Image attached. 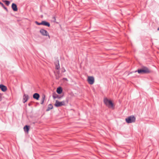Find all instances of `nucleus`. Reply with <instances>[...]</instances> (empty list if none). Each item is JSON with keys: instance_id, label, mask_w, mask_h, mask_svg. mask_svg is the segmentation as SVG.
<instances>
[{"instance_id": "f257e3e1", "label": "nucleus", "mask_w": 159, "mask_h": 159, "mask_svg": "<svg viewBox=\"0 0 159 159\" xmlns=\"http://www.w3.org/2000/svg\"><path fill=\"white\" fill-rule=\"evenodd\" d=\"M104 104L108 107L110 108H114V104L110 100H109L107 98L104 99Z\"/></svg>"}, {"instance_id": "f03ea898", "label": "nucleus", "mask_w": 159, "mask_h": 159, "mask_svg": "<svg viewBox=\"0 0 159 159\" xmlns=\"http://www.w3.org/2000/svg\"><path fill=\"white\" fill-rule=\"evenodd\" d=\"M125 121L128 123L135 122V118L134 116H131L125 119Z\"/></svg>"}, {"instance_id": "7ed1b4c3", "label": "nucleus", "mask_w": 159, "mask_h": 159, "mask_svg": "<svg viewBox=\"0 0 159 159\" xmlns=\"http://www.w3.org/2000/svg\"><path fill=\"white\" fill-rule=\"evenodd\" d=\"M139 74L147 73L150 72V70L147 67H144L142 69L138 70L137 71Z\"/></svg>"}, {"instance_id": "20e7f679", "label": "nucleus", "mask_w": 159, "mask_h": 159, "mask_svg": "<svg viewBox=\"0 0 159 159\" xmlns=\"http://www.w3.org/2000/svg\"><path fill=\"white\" fill-rule=\"evenodd\" d=\"M65 102L64 101L61 102H60L56 100V102L54 104V105L56 107H61L62 106H65Z\"/></svg>"}, {"instance_id": "39448f33", "label": "nucleus", "mask_w": 159, "mask_h": 159, "mask_svg": "<svg viewBox=\"0 0 159 159\" xmlns=\"http://www.w3.org/2000/svg\"><path fill=\"white\" fill-rule=\"evenodd\" d=\"M87 81L90 84H93L94 81V78L93 76H88Z\"/></svg>"}, {"instance_id": "423d86ee", "label": "nucleus", "mask_w": 159, "mask_h": 159, "mask_svg": "<svg viewBox=\"0 0 159 159\" xmlns=\"http://www.w3.org/2000/svg\"><path fill=\"white\" fill-rule=\"evenodd\" d=\"M40 32L43 35L46 36H49L48 33V32L44 30L41 29Z\"/></svg>"}, {"instance_id": "0eeeda50", "label": "nucleus", "mask_w": 159, "mask_h": 159, "mask_svg": "<svg viewBox=\"0 0 159 159\" xmlns=\"http://www.w3.org/2000/svg\"><path fill=\"white\" fill-rule=\"evenodd\" d=\"M29 97L28 95L24 94L23 96V102L24 103L26 102L29 99Z\"/></svg>"}, {"instance_id": "6e6552de", "label": "nucleus", "mask_w": 159, "mask_h": 159, "mask_svg": "<svg viewBox=\"0 0 159 159\" xmlns=\"http://www.w3.org/2000/svg\"><path fill=\"white\" fill-rule=\"evenodd\" d=\"M11 7L14 11H17L18 10L16 4L14 3H12L11 5Z\"/></svg>"}, {"instance_id": "1a4fd4ad", "label": "nucleus", "mask_w": 159, "mask_h": 159, "mask_svg": "<svg viewBox=\"0 0 159 159\" xmlns=\"http://www.w3.org/2000/svg\"><path fill=\"white\" fill-rule=\"evenodd\" d=\"M0 89L3 92H5L7 89V87L2 84L0 85Z\"/></svg>"}, {"instance_id": "9d476101", "label": "nucleus", "mask_w": 159, "mask_h": 159, "mask_svg": "<svg viewBox=\"0 0 159 159\" xmlns=\"http://www.w3.org/2000/svg\"><path fill=\"white\" fill-rule=\"evenodd\" d=\"M42 25L46 26L48 27L50 26V24L48 22L45 21H42Z\"/></svg>"}, {"instance_id": "9b49d317", "label": "nucleus", "mask_w": 159, "mask_h": 159, "mask_svg": "<svg viewBox=\"0 0 159 159\" xmlns=\"http://www.w3.org/2000/svg\"><path fill=\"white\" fill-rule=\"evenodd\" d=\"M55 68L57 70H58L60 68V66L59 61H56L55 62Z\"/></svg>"}, {"instance_id": "f8f14e48", "label": "nucleus", "mask_w": 159, "mask_h": 159, "mask_svg": "<svg viewBox=\"0 0 159 159\" xmlns=\"http://www.w3.org/2000/svg\"><path fill=\"white\" fill-rule=\"evenodd\" d=\"M39 97L40 96L39 94L38 93H35L33 95V98L37 100L39 99Z\"/></svg>"}, {"instance_id": "ddd939ff", "label": "nucleus", "mask_w": 159, "mask_h": 159, "mask_svg": "<svg viewBox=\"0 0 159 159\" xmlns=\"http://www.w3.org/2000/svg\"><path fill=\"white\" fill-rule=\"evenodd\" d=\"M55 75L56 79H58L60 77V71L59 70H57L55 73Z\"/></svg>"}, {"instance_id": "4468645a", "label": "nucleus", "mask_w": 159, "mask_h": 159, "mask_svg": "<svg viewBox=\"0 0 159 159\" xmlns=\"http://www.w3.org/2000/svg\"><path fill=\"white\" fill-rule=\"evenodd\" d=\"M57 92L59 94H61L62 92L61 88L60 87L58 88L57 90Z\"/></svg>"}, {"instance_id": "2eb2a0df", "label": "nucleus", "mask_w": 159, "mask_h": 159, "mask_svg": "<svg viewBox=\"0 0 159 159\" xmlns=\"http://www.w3.org/2000/svg\"><path fill=\"white\" fill-rule=\"evenodd\" d=\"M24 130L25 131H26L28 133L29 131V126L27 125H25L24 128Z\"/></svg>"}, {"instance_id": "dca6fc26", "label": "nucleus", "mask_w": 159, "mask_h": 159, "mask_svg": "<svg viewBox=\"0 0 159 159\" xmlns=\"http://www.w3.org/2000/svg\"><path fill=\"white\" fill-rule=\"evenodd\" d=\"M45 98V96L44 95H43L42 96V98L41 99V104H43L44 102V100Z\"/></svg>"}, {"instance_id": "f3484780", "label": "nucleus", "mask_w": 159, "mask_h": 159, "mask_svg": "<svg viewBox=\"0 0 159 159\" xmlns=\"http://www.w3.org/2000/svg\"><path fill=\"white\" fill-rule=\"evenodd\" d=\"M52 108H53L52 105L51 104H50L48 106V108L47 109V111H49L50 109H52Z\"/></svg>"}, {"instance_id": "a211bd4d", "label": "nucleus", "mask_w": 159, "mask_h": 159, "mask_svg": "<svg viewBox=\"0 0 159 159\" xmlns=\"http://www.w3.org/2000/svg\"><path fill=\"white\" fill-rule=\"evenodd\" d=\"M3 2H5L7 6H8L9 5L10 3L9 1H6V0L3 1Z\"/></svg>"}, {"instance_id": "6ab92c4d", "label": "nucleus", "mask_w": 159, "mask_h": 159, "mask_svg": "<svg viewBox=\"0 0 159 159\" xmlns=\"http://www.w3.org/2000/svg\"><path fill=\"white\" fill-rule=\"evenodd\" d=\"M35 23L37 25H42V22L40 23H39L37 21H35Z\"/></svg>"}, {"instance_id": "aec40b11", "label": "nucleus", "mask_w": 159, "mask_h": 159, "mask_svg": "<svg viewBox=\"0 0 159 159\" xmlns=\"http://www.w3.org/2000/svg\"><path fill=\"white\" fill-rule=\"evenodd\" d=\"M53 97L54 98H60L59 97H58V96H55V95H53Z\"/></svg>"}, {"instance_id": "412c9836", "label": "nucleus", "mask_w": 159, "mask_h": 159, "mask_svg": "<svg viewBox=\"0 0 159 159\" xmlns=\"http://www.w3.org/2000/svg\"><path fill=\"white\" fill-rule=\"evenodd\" d=\"M0 4L2 6V7H4V5L1 2H0Z\"/></svg>"}, {"instance_id": "4be33fe9", "label": "nucleus", "mask_w": 159, "mask_h": 159, "mask_svg": "<svg viewBox=\"0 0 159 159\" xmlns=\"http://www.w3.org/2000/svg\"><path fill=\"white\" fill-rule=\"evenodd\" d=\"M5 9L7 11V8L5 7V6H4V7H2Z\"/></svg>"}, {"instance_id": "5701e85b", "label": "nucleus", "mask_w": 159, "mask_h": 159, "mask_svg": "<svg viewBox=\"0 0 159 159\" xmlns=\"http://www.w3.org/2000/svg\"><path fill=\"white\" fill-rule=\"evenodd\" d=\"M63 79L64 80H65L66 81H68V80L66 78H63Z\"/></svg>"}, {"instance_id": "b1692460", "label": "nucleus", "mask_w": 159, "mask_h": 159, "mask_svg": "<svg viewBox=\"0 0 159 159\" xmlns=\"http://www.w3.org/2000/svg\"><path fill=\"white\" fill-rule=\"evenodd\" d=\"M157 30H159V27L158 28Z\"/></svg>"}, {"instance_id": "393cba45", "label": "nucleus", "mask_w": 159, "mask_h": 159, "mask_svg": "<svg viewBox=\"0 0 159 159\" xmlns=\"http://www.w3.org/2000/svg\"><path fill=\"white\" fill-rule=\"evenodd\" d=\"M137 72V71H135V72Z\"/></svg>"}]
</instances>
